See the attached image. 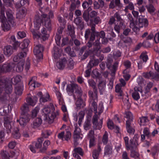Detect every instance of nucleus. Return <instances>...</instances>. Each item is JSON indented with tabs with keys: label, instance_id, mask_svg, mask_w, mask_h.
I'll use <instances>...</instances> for the list:
<instances>
[{
	"label": "nucleus",
	"instance_id": "obj_28",
	"mask_svg": "<svg viewBox=\"0 0 159 159\" xmlns=\"http://www.w3.org/2000/svg\"><path fill=\"white\" fill-rule=\"evenodd\" d=\"M67 29L69 35L70 36L72 41L76 38L75 34V28L73 25H68Z\"/></svg>",
	"mask_w": 159,
	"mask_h": 159
},
{
	"label": "nucleus",
	"instance_id": "obj_31",
	"mask_svg": "<svg viewBox=\"0 0 159 159\" xmlns=\"http://www.w3.org/2000/svg\"><path fill=\"white\" fill-rule=\"evenodd\" d=\"M29 104L27 103H25L23 104L20 108L21 110V114L29 115L28 113V112L29 111Z\"/></svg>",
	"mask_w": 159,
	"mask_h": 159
},
{
	"label": "nucleus",
	"instance_id": "obj_35",
	"mask_svg": "<svg viewBox=\"0 0 159 159\" xmlns=\"http://www.w3.org/2000/svg\"><path fill=\"white\" fill-rule=\"evenodd\" d=\"M43 139V138H38L37 141L33 142V145H34L37 149L41 148L42 147Z\"/></svg>",
	"mask_w": 159,
	"mask_h": 159
},
{
	"label": "nucleus",
	"instance_id": "obj_10",
	"mask_svg": "<svg viewBox=\"0 0 159 159\" xmlns=\"http://www.w3.org/2000/svg\"><path fill=\"white\" fill-rule=\"evenodd\" d=\"M30 117V115L21 114L20 119H17L16 122L19 123L20 126H24L29 121Z\"/></svg>",
	"mask_w": 159,
	"mask_h": 159
},
{
	"label": "nucleus",
	"instance_id": "obj_42",
	"mask_svg": "<svg viewBox=\"0 0 159 159\" xmlns=\"http://www.w3.org/2000/svg\"><path fill=\"white\" fill-rule=\"evenodd\" d=\"M99 60L98 59H91L88 63V66L90 68H92L94 66H97L99 63Z\"/></svg>",
	"mask_w": 159,
	"mask_h": 159
},
{
	"label": "nucleus",
	"instance_id": "obj_2",
	"mask_svg": "<svg viewBox=\"0 0 159 159\" xmlns=\"http://www.w3.org/2000/svg\"><path fill=\"white\" fill-rule=\"evenodd\" d=\"M49 17L46 14H43L41 16V18L36 15L35 16L34 20V26L35 29H39L41 26V23L47 28L48 30L50 29L51 27L50 18H53L54 17L53 12L52 11H50L48 13Z\"/></svg>",
	"mask_w": 159,
	"mask_h": 159
},
{
	"label": "nucleus",
	"instance_id": "obj_63",
	"mask_svg": "<svg viewBox=\"0 0 159 159\" xmlns=\"http://www.w3.org/2000/svg\"><path fill=\"white\" fill-rule=\"evenodd\" d=\"M140 58L142 59L143 62H146L148 57L146 53L143 52L140 56Z\"/></svg>",
	"mask_w": 159,
	"mask_h": 159
},
{
	"label": "nucleus",
	"instance_id": "obj_26",
	"mask_svg": "<svg viewBox=\"0 0 159 159\" xmlns=\"http://www.w3.org/2000/svg\"><path fill=\"white\" fill-rule=\"evenodd\" d=\"M73 155L74 157H80L78 154L81 156H83L84 154V152L82 149L80 147L75 148L73 151Z\"/></svg>",
	"mask_w": 159,
	"mask_h": 159
},
{
	"label": "nucleus",
	"instance_id": "obj_7",
	"mask_svg": "<svg viewBox=\"0 0 159 159\" xmlns=\"http://www.w3.org/2000/svg\"><path fill=\"white\" fill-rule=\"evenodd\" d=\"M139 137L137 135H135L133 138L130 140L129 146L126 148L127 150L137 149Z\"/></svg>",
	"mask_w": 159,
	"mask_h": 159
},
{
	"label": "nucleus",
	"instance_id": "obj_55",
	"mask_svg": "<svg viewBox=\"0 0 159 159\" xmlns=\"http://www.w3.org/2000/svg\"><path fill=\"white\" fill-rule=\"evenodd\" d=\"M121 158V159H130L128 153L126 151L122 152Z\"/></svg>",
	"mask_w": 159,
	"mask_h": 159
},
{
	"label": "nucleus",
	"instance_id": "obj_1",
	"mask_svg": "<svg viewBox=\"0 0 159 159\" xmlns=\"http://www.w3.org/2000/svg\"><path fill=\"white\" fill-rule=\"evenodd\" d=\"M12 86L5 80L0 79V103L5 104L8 102L9 94L12 92Z\"/></svg>",
	"mask_w": 159,
	"mask_h": 159
},
{
	"label": "nucleus",
	"instance_id": "obj_36",
	"mask_svg": "<svg viewBox=\"0 0 159 159\" xmlns=\"http://www.w3.org/2000/svg\"><path fill=\"white\" fill-rule=\"evenodd\" d=\"M139 26L140 28H141L144 26L145 27L148 25V21L146 18H139Z\"/></svg>",
	"mask_w": 159,
	"mask_h": 159
},
{
	"label": "nucleus",
	"instance_id": "obj_5",
	"mask_svg": "<svg viewBox=\"0 0 159 159\" xmlns=\"http://www.w3.org/2000/svg\"><path fill=\"white\" fill-rule=\"evenodd\" d=\"M95 25L93 24L91 26V30L92 32H91L90 29H86L85 32L84 37L86 40L88 39L90 37V41H93L95 37V35L96 32L95 30Z\"/></svg>",
	"mask_w": 159,
	"mask_h": 159
},
{
	"label": "nucleus",
	"instance_id": "obj_52",
	"mask_svg": "<svg viewBox=\"0 0 159 159\" xmlns=\"http://www.w3.org/2000/svg\"><path fill=\"white\" fill-rule=\"evenodd\" d=\"M100 43L99 39H97L93 43L94 50L98 51L100 48Z\"/></svg>",
	"mask_w": 159,
	"mask_h": 159
},
{
	"label": "nucleus",
	"instance_id": "obj_13",
	"mask_svg": "<svg viewBox=\"0 0 159 159\" xmlns=\"http://www.w3.org/2000/svg\"><path fill=\"white\" fill-rule=\"evenodd\" d=\"M143 77L147 79H154L155 80H159V73L153 72L150 71L149 72H144L143 74Z\"/></svg>",
	"mask_w": 159,
	"mask_h": 159
},
{
	"label": "nucleus",
	"instance_id": "obj_15",
	"mask_svg": "<svg viewBox=\"0 0 159 159\" xmlns=\"http://www.w3.org/2000/svg\"><path fill=\"white\" fill-rule=\"evenodd\" d=\"M15 65L12 63L4 64L2 66H0V73L1 72H7L11 71L13 69Z\"/></svg>",
	"mask_w": 159,
	"mask_h": 159
},
{
	"label": "nucleus",
	"instance_id": "obj_25",
	"mask_svg": "<svg viewBox=\"0 0 159 159\" xmlns=\"http://www.w3.org/2000/svg\"><path fill=\"white\" fill-rule=\"evenodd\" d=\"M74 22L76 25L81 30L83 29L84 27V24L82 21V19L80 17L76 18L74 20Z\"/></svg>",
	"mask_w": 159,
	"mask_h": 159
},
{
	"label": "nucleus",
	"instance_id": "obj_6",
	"mask_svg": "<svg viewBox=\"0 0 159 159\" xmlns=\"http://www.w3.org/2000/svg\"><path fill=\"white\" fill-rule=\"evenodd\" d=\"M113 62V59L111 58H109L107 59L106 65L107 68L110 70L111 73L115 74L118 69L119 62L118 61H116L112 66Z\"/></svg>",
	"mask_w": 159,
	"mask_h": 159
},
{
	"label": "nucleus",
	"instance_id": "obj_30",
	"mask_svg": "<svg viewBox=\"0 0 159 159\" xmlns=\"http://www.w3.org/2000/svg\"><path fill=\"white\" fill-rule=\"evenodd\" d=\"M37 100L38 98L35 96H34L32 98L28 97L26 99V101L29 104V105L32 106H34L35 105Z\"/></svg>",
	"mask_w": 159,
	"mask_h": 159
},
{
	"label": "nucleus",
	"instance_id": "obj_38",
	"mask_svg": "<svg viewBox=\"0 0 159 159\" xmlns=\"http://www.w3.org/2000/svg\"><path fill=\"white\" fill-rule=\"evenodd\" d=\"M24 62L22 60L19 62L16 68V70L18 72L22 71L23 70Z\"/></svg>",
	"mask_w": 159,
	"mask_h": 159
},
{
	"label": "nucleus",
	"instance_id": "obj_37",
	"mask_svg": "<svg viewBox=\"0 0 159 159\" xmlns=\"http://www.w3.org/2000/svg\"><path fill=\"white\" fill-rule=\"evenodd\" d=\"M0 18L2 20H3L5 19L4 14L5 9L1 2V0H0Z\"/></svg>",
	"mask_w": 159,
	"mask_h": 159
},
{
	"label": "nucleus",
	"instance_id": "obj_23",
	"mask_svg": "<svg viewBox=\"0 0 159 159\" xmlns=\"http://www.w3.org/2000/svg\"><path fill=\"white\" fill-rule=\"evenodd\" d=\"M43 25V27L41 29V34H40V35L41 37V39H42L43 40L45 41L48 39V38L49 37V34H47V32L46 30V29H47L48 30V29L46 28L44 25ZM51 28L50 29L48 30H50Z\"/></svg>",
	"mask_w": 159,
	"mask_h": 159
},
{
	"label": "nucleus",
	"instance_id": "obj_50",
	"mask_svg": "<svg viewBox=\"0 0 159 159\" xmlns=\"http://www.w3.org/2000/svg\"><path fill=\"white\" fill-rule=\"evenodd\" d=\"M25 11L23 9L20 10L16 15L17 17L20 19L23 18L25 16Z\"/></svg>",
	"mask_w": 159,
	"mask_h": 159
},
{
	"label": "nucleus",
	"instance_id": "obj_51",
	"mask_svg": "<svg viewBox=\"0 0 159 159\" xmlns=\"http://www.w3.org/2000/svg\"><path fill=\"white\" fill-rule=\"evenodd\" d=\"M31 31L34 39H38L39 38L41 39L40 34H39L37 30H32Z\"/></svg>",
	"mask_w": 159,
	"mask_h": 159
},
{
	"label": "nucleus",
	"instance_id": "obj_53",
	"mask_svg": "<svg viewBox=\"0 0 159 159\" xmlns=\"http://www.w3.org/2000/svg\"><path fill=\"white\" fill-rule=\"evenodd\" d=\"M84 112L82 111H80L78 114V116L79 117L78 124L79 125H80L81 124L82 120L84 117Z\"/></svg>",
	"mask_w": 159,
	"mask_h": 159
},
{
	"label": "nucleus",
	"instance_id": "obj_12",
	"mask_svg": "<svg viewBox=\"0 0 159 159\" xmlns=\"http://www.w3.org/2000/svg\"><path fill=\"white\" fill-rule=\"evenodd\" d=\"M58 138L61 140H64L68 141L70 139L71 137V133L69 131H66V132L62 131L59 133L57 135Z\"/></svg>",
	"mask_w": 159,
	"mask_h": 159
},
{
	"label": "nucleus",
	"instance_id": "obj_45",
	"mask_svg": "<svg viewBox=\"0 0 159 159\" xmlns=\"http://www.w3.org/2000/svg\"><path fill=\"white\" fill-rule=\"evenodd\" d=\"M112 147L109 145H107L104 149V154L106 155L111 154L112 153Z\"/></svg>",
	"mask_w": 159,
	"mask_h": 159
},
{
	"label": "nucleus",
	"instance_id": "obj_56",
	"mask_svg": "<svg viewBox=\"0 0 159 159\" xmlns=\"http://www.w3.org/2000/svg\"><path fill=\"white\" fill-rule=\"evenodd\" d=\"M52 134V132L49 130H46L44 131L42 133L43 137L46 138Z\"/></svg>",
	"mask_w": 159,
	"mask_h": 159
},
{
	"label": "nucleus",
	"instance_id": "obj_43",
	"mask_svg": "<svg viewBox=\"0 0 159 159\" xmlns=\"http://www.w3.org/2000/svg\"><path fill=\"white\" fill-rule=\"evenodd\" d=\"M27 49H24L22 51L19 53L18 54L19 56V59H21V60H22L23 62H24V58L27 55Z\"/></svg>",
	"mask_w": 159,
	"mask_h": 159
},
{
	"label": "nucleus",
	"instance_id": "obj_62",
	"mask_svg": "<svg viewBox=\"0 0 159 159\" xmlns=\"http://www.w3.org/2000/svg\"><path fill=\"white\" fill-rule=\"evenodd\" d=\"M148 121L147 116H142L139 118V122L140 125H143V124L148 122Z\"/></svg>",
	"mask_w": 159,
	"mask_h": 159
},
{
	"label": "nucleus",
	"instance_id": "obj_39",
	"mask_svg": "<svg viewBox=\"0 0 159 159\" xmlns=\"http://www.w3.org/2000/svg\"><path fill=\"white\" fill-rule=\"evenodd\" d=\"M121 85L120 84H117L116 85V92L118 93V95L120 96V98H121L123 95V93L121 89Z\"/></svg>",
	"mask_w": 159,
	"mask_h": 159
},
{
	"label": "nucleus",
	"instance_id": "obj_58",
	"mask_svg": "<svg viewBox=\"0 0 159 159\" xmlns=\"http://www.w3.org/2000/svg\"><path fill=\"white\" fill-rule=\"evenodd\" d=\"M28 2V0H21L20 1V3H16V8H20L21 6L24 5L26 3Z\"/></svg>",
	"mask_w": 159,
	"mask_h": 159
},
{
	"label": "nucleus",
	"instance_id": "obj_41",
	"mask_svg": "<svg viewBox=\"0 0 159 159\" xmlns=\"http://www.w3.org/2000/svg\"><path fill=\"white\" fill-rule=\"evenodd\" d=\"M130 150V156L136 159L139 158V154L137 151V149H131Z\"/></svg>",
	"mask_w": 159,
	"mask_h": 159
},
{
	"label": "nucleus",
	"instance_id": "obj_16",
	"mask_svg": "<svg viewBox=\"0 0 159 159\" xmlns=\"http://www.w3.org/2000/svg\"><path fill=\"white\" fill-rule=\"evenodd\" d=\"M1 154L2 159H10V158H14V159H15L17 157L15 152L13 151L11 152L9 154L7 151H3L1 152Z\"/></svg>",
	"mask_w": 159,
	"mask_h": 159
},
{
	"label": "nucleus",
	"instance_id": "obj_33",
	"mask_svg": "<svg viewBox=\"0 0 159 159\" xmlns=\"http://www.w3.org/2000/svg\"><path fill=\"white\" fill-rule=\"evenodd\" d=\"M75 105L77 108L80 109L83 108L86 105L85 103L82 98L77 99L75 100Z\"/></svg>",
	"mask_w": 159,
	"mask_h": 159
},
{
	"label": "nucleus",
	"instance_id": "obj_32",
	"mask_svg": "<svg viewBox=\"0 0 159 159\" xmlns=\"http://www.w3.org/2000/svg\"><path fill=\"white\" fill-rule=\"evenodd\" d=\"M12 135L13 137L16 139H19L20 138L21 134L19 132V127L16 126L14 127L12 131Z\"/></svg>",
	"mask_w": 159,
	"mask_h": 159
},
{
	"label": "nucleus",
	"instance_id": "obj_29",
	"mask_svg": "<svg viewBox=\"0 0 159 159\" xmlns=\"http://www.w3.org/2000/svg\"><path fill=\"white\" fill-rule=\"evenodd\" d=\"M66 63V59L64 58L57 63L56 66L58 69L62 70L64 68Z\"/></svg>",
	"mask_w": 159,
	"mask_h": 159
},
{
	"label": "nucleus",
	"instance_id": "obj_44",
	"mask_svg": "<svg viewBox=\"0 0 159 159\" xmlns=\"http://www.w3.org/2000/svg\"><path fill=\"white\" fill-rule=\"evenodd\" d=\"M42 122V120L41 118H36L33 122L34 128H35L39 127L41 124Z\"/></svg>",
	"mask_w": 159,
	"mask_h": 159
},
{
	"label": "nucleus",
	"instance_id": "obj_11",
	"mask_svg": "<svg viewBox=\"0 0 159 159\" xmlns=\"http://www.w3.org/2000/svg\"><path fill=\"white\" fill-rule=\"evenodd\" d=\"M73 94L75 100L82 98L81 97L82 95L84 98V100H85L87 98V95L86 94L84 93L83 95L81 89L79 86L77 87V89H76Z\"/></svg>",
	"mask_w": 159,
	"mask_h": 159
},
{
	"label": "nucleus",
	"instance_id": "obj_21",
	"mask_svg": "<svg viewBox=\"0 0 159 159\" xmlns=\"http://www.w3.org/2000/svg\"><path fill=\"white\" fill-rule=\"evenodd\" d=\"M38 95L40 97L39 101L41 103L47 102L50 100V96L48 93H46L45 95H43L42 92H39Z\"/></svg>",
	"mask_w": 159,
	"mask_h": 159
},
{
	"label": "nucleus",
	"instance_id": "obj_49",
	"mask_svg": "<svg viewBox=\"0 0 159 159\" xmlns=\"http://www.w3.org/2000/svg\"><path fill=\"white\" fill-rule=\"evenodd\" d=\"M56 94L57 96V99L59 101V104H62L63 103V99L62 95L59 91H57L56 92Z\"/></svg>",
	"mask_w": 159,
	"mask_h": 159
},
{
	"label": "nucleus",
	"instance_id": "obj_19",
	"mask_svg": "<svg viewBox=\"0 0 159 159\" xmlns=\"http://www.w3.org/2000/svg\"><path fill=\"white\" fill-rule=\"evenodd\" d=\"M5 20H2L0 18V20L2 23L1 25L2 29L4 31H6L9 30L11 26H13L15 25H11L7 20V19L5 16Z\"/></svg>",
	"mask_w": 159,
	"mask_h": 159
},
{
	"label": "nucleus",
	"instance_id": "obj_59",
	"mask_svg": "<svg viewBox=\"0 0 159 159\" xmlns=\"http://www.w3.org/2000/svg\"><path fill=\"white\" fill-rule=\"evenodd\" d=\"M84 20L87 22L89 20V12L86 11H84L83 16Z\"/></svg>",
	"mask_w": 159,
	"mask_h": 159
},
{
	"label": "nucleus",
	"instance_id": "obj_34",
	"mask_svg": "<svg viewBox=\"0 0 159 159\" xmlns=\"http://www.w3.org/2000/svg\"><path fill=\"white\" fill-rule=\"evenodd\" d=\"M4 53L5 55L10 56L12 53V47L10 45L5 47L4 49Z\"/></svg>",
	"mask_w": 159,
	"mask_h": 159
},
{
	"label": "nucleus",
	"instance_id": "obj_18",
	"mask_svg": "<svg viewBox=\"0 0 159 159\" xmlns=\"http://www.w3.org/2000/svg\"><path fill=\"white\" fill-rule=\"evenodd\" d=\"M6 15L7 17V20L11 25H16L15 19L13 16V12L10 9H7L6 11Z\"/></svg>",
	"mask_w": 159,
	"mask_h": 159
},
{
	"label": "nucleus",
	"instance_id": "obj_27",
	"mask_svg": "<svg viewBox=\"0 0 159 159\" xmlns=\"http://www.w3.org/2000/svg\"><path fill=\"white\" fill-rule=\"evenodd\" d=\"M106 85L105 81H100L98 84V89L100 95H102L105 92Z\"/></svg>",
	"mask_w": 159,
	"mask_h": 159
},
{
	"label": "nucleus",
	"instance_id": "obj_4",
	"mask_svg": "<svg viewBox=\"0 0 159 159\" xmlns=\"http://www.w3.org/2000/svg\"><path fill=\"white\" fill-rule=\"evenodd\" d=\"M90 98V102H92V108L93 109L94 113L96 114L97 112L98 106L97 102L98 101V90L95 89L94 91V93L92 91H89L88 93Z\"/></svg>",
	"mask_w": 159,
	"mask_h": 159
},
{
	"label": "nucleus",
	"instance_id": "obj_40",
	"mask_svg": "<svg viewBox=\"0 0 159 159\" xmlns=\"http://www.w3.org/2000/svg\"><path fill=\"white\" fill-rule=\"evenodd\" d=\"M50 142L48 140L45 141L43 143V146L40 149V151L42 152H45L48 148V146L50 144Z\"/></svg>",
	"mask_w": 159,
	"mask_h": 159
},
{
	"label": "nucleus",
	"instance_id": "obj_17",
	"mask_svg": "<svg viewBox=\"0 0 159 159\" xmlns=\"http://www.w3.org/2000/svg\"><path fill=\"white\" fill-rule=\"evenodd\" d=\"M134 91L132 93V96L134 99L138 100L140 98V96L139 92L142 93V88L141 86H136L134 88Z\"/></svg>",
	"mask_w": 159,
	"mask_h": 159
},
{
	"label": "nucleus",
	"instance_id": "obj_57",
	"mask_svg": "<svg viewBox=\"0 0 159 159\" xmlns=\"http://www.w3.org/2000/svg\"><path fill=\"white\" fill-rule=\"evenodd\" d=\"M143 134L148 138L151 137V134L150 133L149 129L148 128H145L143 131Z\"/></svg>",
	"mask_w": 159,
	"mask_h": 159
},
{
	"label": "nucleus",
	"instance_id": "obj_48",
	"mask_svg": "<svg viewBox=\"0 0 159 159\" xmlns=\"http://www.w3.org/2000/svg\"><path fill=\"white\" fill-rule=\"evenodd\" d=\"M23 87L21 86H16L15 89V92L16 95H20L22 93Z\"/></svg>",
	"mask_w": 159,
	"mask_h": 159
},
{
	"label": "nucleus",
	"instance_id": "obj_54",
	"mask_svg": "<svg viewBox=\"0 0 159 159\" xmlns=\"http://www.w3.org/2000/svg\"><path fill=\"white\" fill-rule=\"evenodd\" d=\"M88 82L90 86H91L93 89V93H94V91L95 89H97L96 87V83L92 79H90L88 80Z\"/></svg>",
	"mask_w": 159,
	"mask_h": 159
},
{
	"label": "nucleus",
	"instance_id": "obj_47",
	"mask_svg": "<svg viewBox=\"0 0 159 159\" xmlns=\"http://www.w3.org/2000/svg\"><path fill=\"white\" fill-rule=\"evenodd\" d=\"M125 25L123 23L120 22L119 25H116L114 27V30L118 33H119L120 30L121 29H124L125 27Z\"/></svg>",
	"mask_w": 159,
	"mask_h": 159
},
{
	"label": "nucleus",
	"instance_id": "obj_46",
	"mask_svg": "<svg viewBox=\"0 0 159 159\" xmlns=\"http://www.w3.org/2000/svg\"><path fill=\"white\" fill-rule=\"evenodd\" d=\"M82 138V137L80 136V134H74V146L75 147L78 144V140L80 139H81Z\"/></svg>",
	"mask_w": 159,
	"mask_h": 159
},
{
	"label": "nucleus",
	"instance_id": "obj_3",
	"mask_svg": "<svg viewBox=\"0 0 159 159\" xmlns=\"http://www.w3.org/2000/svg\"><path fill=\"white\" fill-rule=\"evenodd\" d=\"M51 107L48 105L44 106L41 111L45 118L44 120H47L50 124L52 123L59 114V110H55L52 104H50Z\"/></svg>",
	"mask_w": 159,
	"mask_h": 159
},
{
	"label": "nucleus",
	"instance_id": "obj_22",
	"mask_svg": "<svg viewBox=\"0 0 159 159\" xmlns=\"http://www.w3.org/2000/svg\"><path fill=\"white\" fill-rule=\"evenodd\" d=\"M36 77H33L29 83L28 84L30 85V87L31 88H32V89H34L36 87H39L40 85V83L36 81Z\"/></svg>",
	"mask_w": 159,
	"mask_h": 159
},
{
	"label": "nucleus",
	"instance_id": "obj_61",
	"mask_svg": "<svg viewBox=\"0 0 159 159\" xmlns=\"http://www.w3.org/2000/svg\"><path fill=\"white\" fill-rule=\"evenodd\" d=\"M123 76L126 81L128 80L130 78V76L128 73L127 69L125 70L123 72Z\"/></svg>",
	"mask_w": 159,
	"mask_h": 159
},
{
	"label": "nucleus",
	"instance_id": "obj_9",
	"mask_svg": "<svg viewBox=\"0 0 159 159\" xmlns=\"http://www.w3.org/2000/svg\"><path fill=\"white\" fill-rule=\"evenodd\" d=\"M43 47L40 44L36 45L34 50V54L38 57L39 59H41L43 57L42 52L43 51Z\"/></svg>",
	"mask_w": 159,
	"mask_h": 159
},
{
	"label": "nucleus",
	"instance_id": "obj_8",
	"mask_svg": "<svg viewBox=\"0 0 159 159\" xmlns=\"http://www.w3.org/2000/svg\"><path fill=\"white\" fill-rule=\"evenodd\" d=\"M4 125L5 130L8 134L11 133L15 127H14L13 123L11 120L7 118L5 119Z\"/></svg>",
	"mask_w": 159,
	"mask_h": 159
},
{
	"label": "nucleus",
	"instance_id": "obj_24",
	"mask_svg": "<svg viewBox=\"0 0 159 159\" xmlns=\"http://www.w3.org/2000/svg\"><path fill=\"white\" fill-rule=\"evenodd\" d=\"M53 50L52 53L54 58L56 59L59 57L61 55L62 52V49L59 48L58 47L54 46Z\"/></svg>",
	"mask_w": 159,
	"mask_h": 159
},
{
	"label": "nucleus",
	"instance_id": "obj_64",
	"mask_svg": "<svg viewBox=\"0 0 159 159\" xmlns=\"http://www.w3.org/2000/svg\"><path fill=\"white\" fill-rule=\"evenodd\" d=\"M108 140V133L106 131L103 136L102 142L104 144H106L107 143Z\"/></svg>",
	"mask_w": 159,
	"mask_h": 159
},
{
	"label": "nucleus",
	"instance_id": "obj_60",
	"mask_svg": "<svg viewBox=\"0 0 159 159\" xmlns=\"http://www.w3.org/2000/svg\"><path fill=\"white\" fill-rule=\"evenodd\" d=\"M152 3L146 6L148 11L150 13L153 12L155 11V9L153 6L152 4Z\"/></svg>",
	"mask_w": 159,
	"mask_h": 159
},
{
	"label": "nucleus",
	"instance_id": "obj_20",
	"mask_svg": "<svg viewBox=\"0 0 159 159\" xmlns=\"http://www.w3.org/2000/svg\"><path fill=\"white\" fill-rule=\"evenodd\" d=\"M78 87V85L75 84H68L66 87L67 92L70 95H71L74 93Z\"/></svg>",
	"mask_w": 159,
	"mask_h": 159
},
{
	"label": "nucleus",
	"instance_id": "obj_14",
	"mask_svg": "<svg viewBox=\"0 0 159 159\" xmlns=\"http://www.w3.org/2000/svg\"><path fill=\"white\" fill-rule=\"evenodd\" d=\"M99 117L97 114H95L93 117V127L96 129H100L101 128L102 123V119H101L99 122L98 119Z\"/></svg>",
	"mask_w": 159,
	"mask_h": 159
}]
</instances>
